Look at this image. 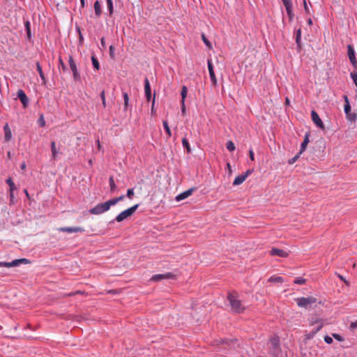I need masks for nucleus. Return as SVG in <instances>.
<instances>
[{"label": "nucleus", "mask_w": 357, "mask_h": 357, "mask_svg": "<svg viewBox=\"0 0 357 357\" xmlns=\"http://www.w3.org/2000/svg\"><path fill=\"white\" fill-rule=\"evenodd\" d=\"M24 194L26 195V197L28 199H30V195H29V192H28V190H27L26 189H24Z\"/></svg>", "instance_id": "obj_61"}, {"label": "nucleus", "mask_w": 357, "mask_h": 357, "mask_svg": "<svg viewBox=\"0 0 357 357\" xmlns=\"http://www.w3.org/2000/svg\"><path fill=\"white\" fill-rule=\"evenodd\" d=\"M4 130V140L6 142H9L12 137L11 130L8 123H6L3 126Z\"/></svg>", "instance_id": "obj_20"}, {"label": "nucleus", "mask_w": 357, "mask_h": 357, "mask_svg": "<svg viewBox=\"0 0 357 357\" xmlns=\"http://www.w3.org/2000/svg\"><path fill=\"white\" fill-rule=\"evenodd\" d=\"M176 275L172 273H166L164 274H156L152 276L151 278V281L152 282H158L162 280H169V279H175Z\"/></svg>", "instance_id": "obj_10"}, {"label": "nucleus", "mask_w": 357, "mask_h": 357, "mask_svg": "<svg viewBox=\"0 0 357 357\" xmlns=\"http://www.w3.org/2000/svg\"><path fill=\"white\" fill-rule=\"evenodd\" d=\"M333 336L334 337L335 339H336L338 341H342L343 340V337L341 335H338V334L334 333V334H333Z\"/></svg>", "instance_id": "obj_54"}, {"label": "nucleus", "mask_w": 357, "mask_h": 357, "mask_svg": "<svg viewBox=\"0 0 357 357\" xmlns=\"http://www.w3.org/2000/svg\"><path fill=\"white\" fill-rule=\"evenodd\" d=\"M202 38L203 42L205 43V45L208 48H212L211 42L207 39V38L206 37V36L204 33L202 35Z\"/></svg>", "instance_id": "obj_40"}, {"label": "nucleus", "mask_w": 357, "mask_h": 357, "mask_svg": "<svg viewBox=\"0 0 357 357\" xmlns=\"http://www.w3.org/2000/svg\"><path fill=\"white\" fill-rule=\"evenodd\" d=\"M311 116L312 120L316 124V126L319 128L324 129V125L321 119H320L319 114L314 110L312 111Z\"/></svg>", "instance_id": "obj_13"}, {"label": "nucleus", "mask_w": 357, "mask_h": 357, "mask_svg": "<svg viewBox=\"0 0 357 357\" xmlns=\"http://www.w3.org/2000/svg\"><path fill=\"white\" fill-rule=\"evenodd\" d=\"M118 202H117V199L116 197L105 202V204L107 206L109 209L110 208V207L112 206H114V205L116 204Z\"/></svg>", "instance_id": "obj_37"}, {"label": "nucleus", "mask_w": 357, "mask_h": 357, "mask_svg": "<svg viewBox=\"0 0 357 357\" xmlns=\"http://www.w3.org/2000/svg\"><path fill=\"white\" fill-rule=\"evenodd\" d=\"M249 156L251 160H255L254 152L252 149L249 150Z\"/></svg>", "instance_id": "obj_55"}, {"label": "nucleus", "mask_w": 357, "mask_h": 357, "mask_svg": "<svg viewBox=\"0 0 357 357\" xmlns=\"http://www.w3.org/2000/svg\"><path fill=\"white\" fill-rule=\"evenodd\" d=\"M303 7H304V10H305V13L307 14H310V9H309V7H308L305 0H303Z\"/></svg>", "instance_id": "obj_49"}, {"label": "nucleus", "mask_w": 357, "mask_h": 357, "mask_svg": "<svg viewBox=\"0 0 357 357\" xmlns=\"http://www.w3.org/2000/svg\"><path fill=\"white\" fill-rule=\"evenodd\" d=\"M83 40H84V37H83V36L82 34V32L79 31V43L80 44H82L83 43Z\"/></svg>", "instance_id": "obj_58"}, {"label": "nucleus", "mask_w": 357, "mask_h": 357, "mask_svg": "<svg viewBox=\"0 0 357 357\" xmlns=\"http://www.w3.org/2000/svg\"><path fill=\"white\" fill-rule=\"evenodd\" d=\"M91 61H92V64H93V66L95 69L96 70H99L100 69V64H99V62L97 59V58L94 56H91Z\"/></svg>", "instance_id": "obj_34"}, {"label": "nucleus", "mask_w": 357, "mask_h": 357, "mask_svg": "<svg viewBox=\"0 0 357 357\" xmlns=\"http://www.w3.org/2000/svg\"><path fill=\"white\" fill-rule=\"evenodd\" d=\"M9 197H10V204H14L15 201V196H14V192H10V195H9Z\"/></svg>", "instance_id": "obj_47"}, {"label": "nucleus", "mask_w": 357, "mask_h": 357, "mask_svg": "<svg viewBox=\"0 0 357 357\" xmlns=\"http://www.w3.org/2000/svg\"><path fill=\"white\" fill-rule=\"evenodd\" d=\"M100 43H101V45L102 47L105 49L106 48V44H105V38L102 37L101 39H100Z\"/></svg>", "instance_id": "obj_57"}, {"label": "nucleus", "mask_w": 357, "mask_h": 357, "mask_svg": "<svg viewBox=\"0 0 357 357\" xmlns=\"http://www.w3.org/2000/svg\"><path fill=\"white\" fill-rule=\"evenodd\" d=\"M346 104L344 105V112L347 116V119L350 121L355 122L357 120V114L351 113V106L349 102V100L347 96H344Z\"/></svg>", "instance_id": "obj_7"}, {"label": "nucleus", "mask_w": 357, "mask_h": 357, "mask_svg": "<svg viewBox=\"0 0 357 357\" xmlns=\"http://www.w3.org/2000/svg\"><path fill=\"white\" fill-rule=\"evenodd\" d=\"M182 144H183V147L186 149L187 153H191V148H190V144L188 142V140L185 137H183L182 139Z\"/></svg>", "instance_id": "obj_27"}, {"label": "nucleus", "mask_w": 357, "mask_h": 357, "mask_svg": "<svg viewBox=\"0 0 357 357\" xmlns=\"http://www.w3.org/2000/svg\"><path fill=\"white\" fill-rule=\"evenodd\" d=\"M227 300L229 302L231 310L236 314H241L245 310V305L238 299L236 292L235 294L228 293Z\"/></svg>", "instance_id": "obj_1"}, {"label": "nucleus", "mask_w": 357, "mask_h": 357, "mask_svg": "<svg viewBox=\"0 0 357 357\" xmlns=\"http://www.w3.org/2000/svg\"><path fill=\"white\" fill-rule=\"evenodd\" d=\"M124 197H125V196L123 195H121V196H119L118 197H116V199H117V202L123 200Z\"/></svg>", "instance_id": "obj_60"}, {"label": "nucleus", "mask_w": 357, "mask_h": 357, "mask_svg": "<svg viewBox=\"0 0 357 357\" xmlns=\"http://www.w3.org/2000/svg\"><path fill=\"white\" fill-rule=\"evenodd\" d=\"M38 123H39V126H40V127H43V126H45V120H44V119H43V116H41V117H40V119L38 120Z\"/></svg>", "instance_id": "obj_53"}, {"label": "nucleus", "mask_w": 357, "mask_h": 357, "mask_svg": "<svg viewBox=\"0 0 357 357\" xmlns=\"http://www.w3.org/2000/svg\"><path fill=\"white\" fill-rule=\"evenodd\" d=\"M310 132H306L305 135L304 139L301 145V149L299 151L300 153H302L306 149L307 145L308 144V143L310 142Z\"/></svg>", "instance_id": "obj_19"}, {"label": "nucleus", "mask_w": 357, "mask_h": 357, "mask_svg": "<svg viewBox=\"0 0 357 357\" xmlns=\"http://www.w3.org/2000/svg\"><path fill=\"white\" fill-rule=\"evenodd\" d=\"M94 10L96 16L97 17H100V16L102 14V8L101 5L98 1H96V2L94 3Z\"/></svg>", "instance_id": "obj_23"}, {"label": "nucleus", "mask_w": 357, "mask_h": 357, "mask_svg": "<svg viewBox=\"0 0 357 357\" xmlns=\"http://www.w3.org/2000/svg\"><path fill=\"white\" fill-rule=\"evenodd\" d=\"M118 202H117V199L116 197L105 202V204L107 206L109 209L110 208V207L112 206H114V205L116 204Z\"/></svg>", "instance_id": "obj_36"}, {"label": "nucleus", "mask_w": 357, "mask_h": 357, "mask_svg": "<svg viewBox=\"0 0 357 357\" xmlns=\"http://www.w3.org/2000/svg\"><path fill=\"white\" fill-rule=\"evenodd\" d=\"M36 68H37V71L38 72L39 75H40L41 79L43 80V82L44 84L46 83V79H45V75L43 72L42 67L40 65L39 62L36 63Z\"/></svg>", "instance_id": "obj_26"}, {"label": "nucleus", "mask_w": 357, "mask_h": 357, "mask_svg": "<svg viewBox=\"0 0 357 357\" xmlns=\"http://www.w3.org/2000/svg\"><path fill=\"white\" fill-rule=\"evenodd\" d=\"M187 93H188V88L185 86H183L181 89V97H182L181 102L183 105V103L185 102V99L187 96Z\"/></svg>", "instance_id": "obj_33"}, {"label": "nucleus", "mask_w": 357, "mask_h": 357, "mask_svg": "<svg viewBox=\"0 0 357 357\" xmlns=\"http://www.w3.org/2000/svg\"><path fill=\"white\" fill-rule=\"evenodd\" d=\"M124 104H123V110H128L129 107V96L128 93L125 92L123 94Z\"/></svg>", "instance_id": "obj_25"}, {"label": "nucleus", "mask_w": 357, "mask_h": 357, "mask_svg": "<svg viewBox=\"0 0 357 357\" xmlns=\"http://www.w3.org/2000/svg\"><path fill=\"white\" fill-rule=\"evenodd\" d=\"M109 187H110V191L114 192L116 190V185L115 184L113 176L109 177Z\"/></svg>", "instance_id": "obj_31"}, {"label": "nucleus", "mask_w": 357, "mask_h": 357, "mask_svg": "<svg viewBox=\"0 0 357 357\" xmlns=\"http://www.w3.org/2000/svg\"><path fill=\"white\" fill-rule=\"evenodd\" d=\"M270 255L271 256H278V257H287L288 255H289V253L287 252H286L285 250H284L273 248H272L271 250Z\"/></svg>", "instance_id": "obj_16"}, {"label": "nucleus", "mask_w": 357, "mask_h": 357, "mask_svg": "<svg viewBox=\"0 0 357 357\" xmlns=\"http://www.w3.org/2000/svg\"><path fill=\"white\" fill-rule=\"evenodd\" d=\"M324 341L327 343V344H331L333 340L332 339V337H331L330 336H328V335H326L325 337H324Z\"/></svg>", "instance_id": "obj_52"}, {"label": "nucleus", "mask_w": 357, "mask_h": 357, "mask_svg": "<svg viewBox=\"0 0 357 357\" xmlns=\"http://www.w3.org/2000/svg\"><path fill=\"white\" fill-rule=\"evenodd\" d=\"M192 191H193V188H191V189H189V190L178 195L176 197V200L177 202H180L181 200L186 199L187 197H188L190 195H192Z\"/></svg>", "instance_id": "obj_18"}, {"label": "nucleus", "mask_w": 357, "mask_h": 357, "mask_svg": "<svg viewBox=\"0 0 357 357\" xmlns=\"http://www.w3.org/2000/svg\"><path fill=\"white\" fill-rule=\"evenodd\" d=\"M164 129L168 137H170L172 136V131L169 128V126L168 125V123L166 120H164L162 122Z\"/></svg>", "instance_id": "obj_29"}, {"label": "nucleus", "mask_w": 357, "mask_h": 357, "mask_svg": "<svg viewBox=\"0 0 357 357\" xmlns=\"http://www.w3.org/2000/svg\"><path fill=\"white\" fill-rule=\"evenodd\" d=\"M337 277L344 282V284L347 285V286H349V282L347 281L344 277H343L342 275H340V274H337Z\"/></svg>", "instance_id": "obj_48"}, {"label": "nucleus", "mask_w": 357, "mask_h": 357, "mask_svg": "<svg viewBox=\"0 0 357 357\" xmlns=\"http://www.w3.org/2000/svg\"><path fill=\"white\" fill-rule=\"evenodd\" d=\"M357 327V322H352L351 324V328H356Z\"/></svg>", "instance_id": "obj_64"}, {"label": "nucleus", "mask_w": 357, "mask_h": 357, "mask_svg": "<svg viewBox=\"0 0 357 357\" xmlns=\"http://www.w3.org/2000/svg\"><path fill=\"white\" fill-rule=\"evenodd\" d=\"M144 91L146 100L150 101L151 99V89L150 82L147 77L144 79Z\"/></svg>", "instance_id": "obj_17"}, {"label": "nucleus", "mask_w": 357, "mask_h": 357, "mask_svg": "<svg viewBox=\"0 0 357 357\" xmlns=\"http://www.w3.org/2000/svg\"><path fill=\"white\" fill-rule=\"evenodd\" d=\"M315 335V332H313L312 331L311 332H310L307 335H306V338L307 339H311Z\"/></svg>", "instance_id": "obj_56"}, {"label": "nucleus", "mask_w": 357, "mask_h": 357, "mask_svg": "<svg viewBox=\"0 0 357 357\" xmlns=\"http://www.w3.org/2000/svg\"><path fill=\"white\" fill-rule=\"evenodd\" d=\"M296 43L298 51L301 49V30L298 29L296 34Z\"/></svg>", "instance_id": "obj_22"}, {"label": "nucleus", "mask_w": 357, "mask_h": 357, "mask_svg": "<svg viewBox=\"0 0 357 357\" xmlns=\"http://www.w3.org/2000/svg\"><path fill=\"white\" fill-rule=\"evenodd\" d=\"M269 282H279V283H282L284 282V280L282 277L280 276H271L269 280H268Z\"/></svg>", "instance_id": "obj_30"}, {"label": "nucleus", "mask_w": 357, "mask_h": 357, "mask_svg": "<svg viewBox=\"0 0 357 357\" xmlns=\"http://www.w3.org/2000/svg\"><path fill=\"white\" fill-rule=\"evenodd\" d=\"M109 211L105 202L97 204L89 210V213L93 215H100Z\"/></svg>", "instance_id": "obj_8"}, {"label": "nucleus", "mask_w": 357, "mask_h": 357, "mask_svg": "<svg viewBox=\"0 0 357 357\" xmlns=\"http://www.w3.org/2000/svg\"><path fill=\"white\" fill-rule=\"evenodd\" d=\"M306 282V280L303 278H298L294 280V283L297 284H304Z\"/></svg>", "instance_id": "obj_44"}, {"label": "nucleus", "mask_w": 357, "mask_h": 357, "mask_svg": "<svg viewBox=\"0 0 357 357\" xmlns=\"http://www.w3.org/2000/svg\"><path fill=\"white\" fill-rule=\"evenodd\" d=\"M100 96L102 100H104L105 99V93L104 90L101 91Z\"/></svg>", "instance_id": "obj_59"}, {"label": "nucleus", "mask_w": 357, "mask_h": 357, "mask_svg": "<svg viewBox=\"0 0 357 357\" xmlns=\"http://www.w3.org/2000/svg\"><path fill=\"white\" fill-rule=\"evenodd\" d=\"M154 106H155V96H153L152 104H151V114L152 115H155V110Z\"/></svg>", "instance_id": "obj_50"}, {"label": "nucleus", "mask_w": 357, "mask_h": 357, "mask_svg": "<svg viewBox=\"0 0 357 357\" xmlns=\"http://www.w3.org/2000/svg\"><path fill=\"white\" fill-rule=\"evenodd\" d=\"M77 294H84V291H73V292H71V293H69L68 294V296H75Z\"/></svg>", "instance_id": "obj_51"}, {"label": "nucleus", "mask_w": 357, "mask_h": 357, "mask_svg": "<svg viewBox=\"0 0 357 357\" xmlns=\"http://www.w3.org/2000/svg\"><path fill=\"white\" fill-rule=\"evenodd\" d=\"M207 65H208V72H209L211 81L212 82V84L215 86L217 85V79L215 77L213 63H212V61L211 59H208Z\"/></svg>", "instance_id": "obj_12"}, {"label": "nucleus", "mask_w": 357, "mask_h": 357, "mask_svg": "<svg viewBox=\"0 0 357 357\" xmlns=\"http://www.w3.org/2000/svg\"><path fill=\"white\" fill-rule=\"evenodd\" d=\"M107 6L109 11V16H112L114 13V7L112 0L107 1Z\"/></svg>", "instance_id": "obj_32"}, {"label": "nucleus", "mask_w": 357, "mask_h": 357, "mask_svg": "<svg viewBox=\"0 0 357 357\" xmlns=\"http://www.w3.org/2000/svg\"><path fill=\"white\" fill-rule=\"evenodd\" d=\"M59 68H61L63 72L67 70V67L61 57L59 58Z\"/></svg>", "instance_id": "obj_39"}, {"label": "nucleus", "mask_w": 357, "mask_h": 357, "mask_svg": "<svg viewBox=\"0 0 357 357\" xmlns=\"http://www.w3.org/2000/svg\"><path fill=\"white\" fill-rule=\"evenodd\" d=\"M297 305L301 307L307 308L309 305L314 303L317 299L314 297H300L295 299Z\"/></svg>", "instance_id": "obj_4"}, {"label": "nucleus", "mask_w": 357, "mask_h": 357, "mask_svg": "<svg viewBox=\"0 0 357 357\" xmlns=\"http://www.w3.org/2000/svg\"><path fill=\"white\" fill-rule=\"evenodd\" d=\"M30 261L25 258L15 259L11 262L0 261V267H14L17 266L22 264H29Z\"/></svg>", "instance_id": "obj_5"}, {"label": "nucleus", "mask_w": 357, "mask_h": 357, "mask_svg": "<svg viewBox=\"0 0 357 357\" xmlns=\"http://www.w3.org/2000/svg\"><path fill=\"white\" fill-rule=\"evenodd\" d=\"M285 9L293 7L292 2L291 0H282Z\"/></svg>", "instance_id": "obj_43"}, {"label": "nucleus", "mask_w": 357, "mask_h": 357, "mask_svg": "<svg viewBox=\"0 0 357 357\" xmlns=\"http://www.w3.org/2000/svg\"><path fill=\"white\" fill-rule=\"evenodd\" d=\"M139 204H137L134 206L130 207L129 208L122 211L121 213H119L114 219V220L120 222L126 219L127 218L131 216L138 208Z\"/></svg>", "instance_id": "obj_3"}, {"label": "nucleus", "mask_w": 357, "mask_h": 357, "mask_svg": "<svg viewBox=\"0 0 357 357\" xmlns=\"http://www.w3.org/2000/svg\"><path fill=\"white\" fill-rule=\"evenodd\" d=\"M133 195H134V189L133 188L128 189L126 196L129 199H132Z\"/></svg>", "instance_id": "obj_45"}, {"label": "nucleus", "mask_w": 357, "mask_h": 357, "mask_svg": "<svg viewBox=\"0 0 357 357\" xmlns=\"http://www.w3.org/2000/svg\"><path fill=\"white\" fill-rule=\"evenodd\" d=\"M321 319H317L315 320L314 322L312 323V324H318V323H320V324L319 326H317L312 331L313 332H315V334L319 332L321 328L323 327V324L321 323Z\"/></svg>", "instance_id": "obj_35"}, {"label": "nucleus", "mask_w": 357, "mask_h": 357, "mask_svg": "<svg viewBox=\"0 0 357 357\" xmlns=\"http://www.w3.org/2000/svg\"><path fill=\"white\" fill-rule=\"evenodd\" d=\"M68 62H69L70 68L73 72V76L74 80L76 82L81 81L80 74L78 71L76 63L72 56H69Z\"/></svg>", "instance_id": "obj_6"}, {"label": "nucleus", "mask_w": 357, "mask_h": 357, "mask_svg": "<svg viewBox=\"0 0 357 357\" xmlns=\"http://www.w3.org/2000/svg\"><path fill=\"white\" fill-rule=\"evenodd\" d=\"M114 50H115L114 47L113 45H110L109 46V56L112 59L115 58Z\"/></svg>", "instance_id": "obj_46"}, {"label": "nucleus", "mask_w": 357, "mask_h": 357, "mask_svg": "<svg viewBox=\"0 0 357 357\" xmlns=\"http://www.w3.org/2000/svg\"><path fill=\"white\" fill-rule=\"evenodd\" d=\"M96 143H97V146H98V149L100 150L101 149V145H100V142L99 139H98L96 140Z\"/></svg>", "instance_id": "obj_63"}, {"label": "nucleus", "mask_w": 357, "mask_h": 357, "mask_svg": "<svg viewBox=\"0 0 357 357\" xmlns=\"http://www.w3.org/2000/svg\"><path fill=\"white\" fill-rule=\"evenodd\" d=\"M347 55L353 67L355 69H357V59L356 57L355 50L352 45H347Z\"/></svg>", "instance_id": "obj_9"}, {"label": "nucleus", "mask_w": 357, "mask_h": 357, "mask_svg": "<svg viewBox=\"0 0 357 357\" xmlns=\"http://www.w3.org/2000/svg\"><path fill=\"white\" fill-rule=\"evenodd\" d=\"M51 151H52V159L55 160L57 158L59 152L56 146V142L54 141H52L51 142Z\"/></svg>", "instance_id": "obj_21"}, {"label": "nucleus", "mask_w": 357, "mask_h": 357, "mask_svg": "<svg viewBox=\"0 0 357 357\" xmlns=\"http://www.w3.org/2000/svg\"><path fill=\"white\" fill-rule=\"evenodd\" d=\"M268 348L273 356L275 357H280L281 348L280 345V339L278 337H273L271 338L268 342Z\"/></svg>", "instance_id": "obj_2"}, {"label": "nucleus", "mask_w": 357, "mask_h": 357, "mask_svg": "<svg viewBox=\"0 0 357 357\" xmlns=\"http://www.w3.org/2000/svg\"><path fill=\"white\" fill-rule=\"evenodd\" d=\"M252 172V170L251 169H248L244 174H241V175H238L237 177H236V178L234 179V182H233V185H241V183H243L246 178L250 175Z\"/></svg>", "instance_id": "obj_11"}, {"label": "nucleus", "mask_w": 357, "mask_h": 357, "mask_svg": "<svg viewBox=\"0 0 357 357\" xmlns=\"http://www.w3.org/2000/svg\"><path fill=\"white\" fill-rule=\"evenodd\" d=\"M59 231L67 233L84 232V229L80 227H64L58 229Z\"/></svg>", "instance_id": "obj_15"}, {"label": "nucleus", "mask_w": 357, "mask_h": 357, "mask_svg": "<svg viewBox=\"0 0 357 357\" xmlns=\"http://www.w3.org/2000/svg\"><path fill=\"white\" fill-rule=\"evenodd\" d=\"M25 29L27 33V38L30 40L31 38V24L29 21L25 22L24 23Z\"/></svg>", "instance_id": "obj_28"}, {"label": "nucleus", "mask_w": 357, "mask_h": 357, "mask_svg": "<svg viewBox=\"0 0 357 357\" xmlns=\"http://www.w3.org/2000/svg\"><path fill=\"white\" fill-rule=\"evenodd\" d=\"M17 98L20 100L23 107L26 108L29 105V98L23 90L19 89L17 91Z\"/></svg>", "instance_id": "obj_14"}, {"label": "nucleus", "mask_w": 357, "mask_h": 357, "mask_svg": "<svg viewBox=\"0 0 357 357\" xmlns=\"http://www.w3.org/2000/svg\"><path fill=\"white\" fill-rule=\"evenodd\" d=\"M301 153H298L294 157H293L292 158L289 159V161H288V163L289 165H293L294 162H296L297 161V160L300 157V155Z\"/></svg>", "instance_id": "obj_42"}, {"label": "nucleus", "mask_w": 357, "mask_h": 357, "mask_svg": "<svg viewBox=\"0 0 357 357\" xmlns=\"http://www.w3.org/2000/svg\"><path fill=\"white\" fill-rule=\"evenodd\" d=\"M6 183L9 185L10 189L9 192H14V190H17V188L12 179V178L9 177L6 180Z\"/></svg>", "instance_id": "obj_24"}, {"label": "nucleus", "mask_w": 357, "mask_h": 357, "mask_svg": "<svg viewBox=\"0 0 357 357\" xmlns=\"http://www.w3.org/2000/svg\"><path fill=\"white\" fill-rule=\"evenodd\" d=\"M26 167V163L24 162L21 165H20V168L22 169V170H24Z\"/></svg>", "instance_id": "obj_62"}, {"label": "nucleus", "mask_w": 357, "mask_h": 357, "mask_svg": "<svg viewBox=\"0 0 357 357\" xmlns=\"http://www.w3.org/2000/svg\"><path fill=\"white\" fill-rule=\"evenodd\" d=\"M226 147L229 151H234L236 149L234 144L231 141L227 142Z\"/></svg>", "instance_id": "obj_38"}, {"label": "nucleus", "mask_w": 357, "mask_h": 357, "mask_svg": "<svg viewBox=\"0 0 357 357\" xmlns=\"http://www.w3.org/2000/svg\"><path fill=\"white\" fill-rule=\"evenodd\" d=\"M286 11H287V15H288V17L289 18V20L291 21L293 20L294 16V13H293V7L289 8H286Z\"/></svg>", "instance_id": "obj_41"}]
</instances>
